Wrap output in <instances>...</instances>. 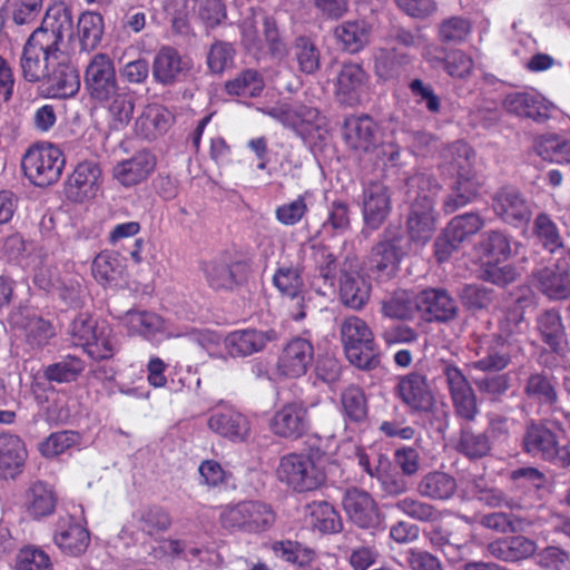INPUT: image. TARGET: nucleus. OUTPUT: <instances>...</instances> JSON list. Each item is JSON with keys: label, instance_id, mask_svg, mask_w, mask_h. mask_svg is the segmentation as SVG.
Here are the masks:
<instances>
[{"label": "nucleus", "instance_id": "obj_26", "mask_svg": "<svg viewBox=\"0 0 570 570\" xmlns=\"http://www.w3.org/2000/svg\"><path fill=\"white\" fill-rule=\"evenodd\" d=\"M546 425L531 424L523 436V448L533 458L554 463L560 451L559 434Z\"/></svg>", "mask_w": 570, "mask_h": 570}, {"label": "nucleus", "instance_id": "obj_37", "mask_svg": "<svg viewBox=\"0 0 570 570\" xmlns=\"http://www.w3.org/2000/svg\"><path fill=\"white\" fill-rule=\"evenodd\" d=\"M57 505V497L50 485L36 481L24 494V508L29 517L39 520L51 515Z\"/></svg>", "mask_w": 570, "mask_h": 570}, {"label": "nucleus", "instance_id": "obj_5", "mask_svg": "<svg viewBox=\"0 0 570 570\" xmlns=\"http://www.w3.org/2000/svg\"><path fill=\"white\" fill-rule=\"evenodd\" d=\"M341 337L345 354L351 364L370 370L379 364L373 351V333L357 316L345 318L341 324Z\"/></svg>", "mask_w": 570, "mask_h": 570}, {"label": "nucleus", "instance_id": "obj_28", "mask_svg": "<svg viewBox=\"0 0 570 570\" xmlns=\"http://www.w3.org/2000/svg\"><path fill=\"white\" fill-rule=\"evenodd\" d=\"M45 81L49 94L55 98L73 97L80 89L77 68L69 63L61 53Z\"/></svg>", "mask_w": 570, "mask_h": 570}, {"label": "nucleus", "instance_id": "obj_46", "mask_svg": "<svg viewBox=\"0 0 570 570\" xmlns=\"http://www.w3.org/2000/svg\"><path fill=\"white\" fill-rule=\"evenodd\" d=\"M371 294L370 283L358 274H343L340 285V296L344 305L353 308H362Z\"/></svg>", "mask_w": 570, "mask_h": 570}, {"label": "nucleus", "instance_id": "obj_33", "mask_svg": "<svg viewBox=\"0 0 570 570\" xmlns=\"http://www.w3.org/2000/svg\"><path fill=\"white\" fill-rule=\"evenodd\" d=\"M535 327L551 351L563 354L568 350V340L561 315L551 308L540 313L537 317Z\"/></svg>", "mask_w": 570, "mask_h": 570}, {"label": "nucleus", "instance_id": "obj_57", "mask_svg": "<svg viewBox=\"0 0 570 570\" xmlns=\"http://www.w3.org/2000/svg\"><path fill=\"white\" fill-rule=\"evenodd\" d=\"M533 234L543 248L550 253L563 247V240L557 224L546 213L537 215L533 223Z\"/></svg>", "mask_w": 570, "mask_h": 570}, {"label": "nucleus", "instance_id": "obj_51", "mask_svg": "<svg viewBox=\"0 0 570 570\" xmlns=\"http://www.w3.org/2000/svg\"><path fill=\"white\" fill-rule=\"evenodd\" d=\"M394 507L405 517L422 523H434L442 518V513L433 504L414 497H404Z\"/></svg>", "mask_w": 570, "mask_h": 570}, {"label": "nucleus", "instance_id": "obj_43", "mask_svg": "<svg viewBox=\"0 0 570 570\" xmlns=\"http://www.w3.org/2000/svg\"><path fill=\"white\" fill-rule=\"evenodd\" d=\"M105 30L104 18L95 11H86L80 14L77 23V37L81 51L95 50L102 39Z\"/></svg>", "mask_w": 570, "mask_h": 570}, {"label": "nucleus", "instance_id": "obj_41", "mask_svg": "<svg viewBox=\"0 0 570 570\" xmlns=\"http://www.w3.org/2000/svg\"><path fill=\"white\" fill-rule=\"evenodd\" d=\"M121 324L129 335H139L146 340L154 338L164 330L163 318L151 312L128 311L121 317Z\"/></svg>", "mask_w": 570, "mask_h": 570}, {"label": "nucleus", "instance_id": "obj_58", "mask_svg": "<svg viewBox=\"0 0 570 570\" xmlns=\"http://www.w3.org/2000/svg\"><path fill=\"white\" fill-rule=\"evenodd\" d=\"M484 226L483 218L476 213H465L453 217L445 230L454 242L461 244L470 236L475 235Z\"/></svg>", "mask_w": 570, "mask_h": 570}, {"label": "nucleus", "instance_id": "obj_10", "mask_svg": "<svg viewBox=\"0 0 570 570\" xmlns=\"http://www.w3.org/2000/svg\"><path fill=\"white\" fill-rule=\"evenodd\" d=\"M455 413L469 422L479 414L476 395L462 370L452 362L444 361L441 368Z\"/></svg>", "mask_w": 570, "mask_h": 570}, {"label": "nucleus", "instance_id": "obj_54", "mask_svg": "<svg viewBox=\"0 0 570 570\" xmlns=\"http://www.w3.org/2000/svg\"><path fill=\"white\" fill-rule=\"evenodd\" d=\"M264 80L258 71L246 69L239 72L234 79L226 82L225 88L229 95L256 97L264 89Z\"/></svg>", "mask_w": 570, "mask_h": 570}, {"label": "nucleus", "instance_id": "obj_14", "mask_svg": "<svg viewBox=\"0 0 570 570\" xmlns=\"http://www.w3.org/2000/svg\"><path fill=\"white\" fill-rule=\"evenodd\" d=\"M193 68L191 60L171 46H163L155 53L151 75L161 86H175L185 81Z\"/></svg>", "mask_w": 570, "mask_h": 570}, {"label": "nucleus", "instance_id": "obj_18", "mask_svg": "<svg viewBox=\"0 0 570 570\" xmlns=\"http://www.w3.org/2000/svg\"><path fill=\"white\" fill-rule=\"evenodd\" d=\"M101 185V169L91 160L79 163L66 183L67 197L83 203L98 195Z\"/></svg>", "mask_w": 570, "mask_h": 570}, {"label": "nucleus", "instance_id": "obj_12", "mask_svg": "<svg viewBox=\"0 0 570 570\" xmlns=\"http://www.w3.org/2000/svg\"><path fill=\"white\" fill-rule=\"evenodd\" d=\"M314 362V346L307 338L296 336L287 341L277 357L276 372L285 379L304 376Z\"/></svg>", "mask_w": 570, "mask_h": 570}, {"label": "nucleus", "instance_id": "obj_24", "mask_svg": "<svg viewBox=\"0 0 570 570\" xmlns=\"http://www.w3.org/2000/svg\"><path fill=\"white\" fill-rule=\"evenodd\" d=\"M396 392L402 402L414 411H429L434 402L426 376L419 372L401 376Z\"/></svg>", "mask_w": 570, "mask_h": 570}, {"label": "nucleus", "instance_id": "obj_16", "mask_svg": "<svg viewBox=\"0 0 570 570\" xmlns=\"http://www.w3.org/2000/svg\"><path fill=\"white\" fill-rule=\"evenodd\" d=\"M52 540L63 554L79 557L87 551L90 534L78 519L66 513L59 515L55 523Z\"/></svg>", "mask_w": 570, "mask_h": 570}, {"label": "nucleus", "instance_id": "obj_9", "mask_svg": "<svg viewBox=\"0 0 570 570\" xmlns=\"http://www.w3.org/2000/svg\"><path fill=\"white\" fill-rule=\"evenodd\" d=\"M455 413L469 422L479 414L476 395L462 370L452 362L444 361L441 368Z\"/></svg>", "mask_w": 570, "mask_h": 570}, {"label": "nucleus", "instance_id": "obj_44", "mask_svg": "<svg viewBox=\"0 0 570 570\" xmlns=\"http://www.w3.org/2000/svg\"><path fill=\"white\" fill-rule=\"evenodd\" d=\"M535 154L543 160L557 164H570V140L558 134H543L534 140Z\"/></svg>", "mask_w": 570, "mask_h": 570}, {"label": "nucleus", "instance_id": "obj_22", "mask_svg": "<svg viewBox=\"0 0 570 570\" xmlns=\"http://www.w3.org/2000/svg\"><path fill=\"white\" fill-rule=\"evenodd\" d=\"M71 29V10L65 2L59 1L47 9L41 26L31 35L41 33L46 45L59 51L60 42L70 35Z\"/></svg>", "mask_w": 570, "mask_h": 570}, {"label": "nucleus", "instance_id": "obj_56", "mask_svg": "<svg viewBox=\"0 0 570 570\" xmlns=\"http://www.w3.org/2000/svg\"><path fill=\"white\" fill-rule=\"evenodd\" d=\"M43 0H6L2 4L16 26L33 23L42 11Z\"/></svg>", "mask_w": 570, "mask_h": 570}, {"label": "nucleus", "instance_id": "obj_62", "mask_svg": "<svg viewBox=\"0 0 570 570\" xmlns=\"http://www.w3.org/2000/svg\"><path fill=\"white\" fill-rule=\"evenodd\" d=\"M135 518L140 530L150 535L166 531L171 524L170 515L160 507L144 508Z\"/></svg>", "mask_w": 570, "mask_h": 570}, {"label": "nucleus", "instance_id": "obj_38", "mask_svg": "<svg viewBox=\"0 0 570 570\" xmlns=\"http://www.w3.org/2000/svg\"><path fill=\"white\" fill-rule=\"evenodd\" d=\"M401 256L395 240L380 242L372 248L368 268L377 278H390L396 273Z\"/></svg>", "mask_w": 570, "mask_h": 570}, {"label": "nucleus", "instance_id": "obj_39", "mask_svg": "<svg viewBox=\"0 0 570 570\" xmlns=\"http://www.w3.org/2000/svg\"><path fill=\"white\" fill-rule=\"evenodd\" d=\"M384 316L394 320H412L419 313V294L399 288L381 302Z\"/></svg>", "mask_w": 570, "mask_h": 570}, {"label": "nucleus", "instance_id": "obj_61", "mask_svg": "<svg viewBox=\"0 0 570 570\" xmlns=\"http://www.w3.org/2000/svg\"><path fill=\"white\" fill-rule=\"evenodd\" d=\"M294 56L302 72L312 75L320 69L321 53L311 39L297 38L294 43Z\"/></svg>", "mask_w": 570, "mask_h": 570}, {"label": "nucleus", "instance_id": "obj_17", "mask_svg": "<svg viewBox=\"0 0 570 570\" xmlns=\"http://www.w3.org/2000/svg\"><path fill=\"white\" fill-rule=\"evenodd\" d=\"M492 208L502 222L514 227L528 224L532 216L531 203L512 187H503L494 194Z\"/></svg>", "mask_w": 570, "mask_h": 570}, {"label": "nucleus", "instance_id": "obj_42", "mask_svg": "<svg viewBox=\"0 0 570 570\" xmlns=\"http://www.w3.org/2000/svg\"><path fill=\"white\" fill-rule=\"evenodd\" d=\"M334 33L344 50L356 53L370 42L372 27L364 20L345 21L335 28Z\"/></svg>", "mask_w": 570, "mask_h": 570}, {"label": "nucleus", "instance_id": "obj_52", "mask_svg": "<svg viewBox=\"0 0 570 570\" xmlns=\"http://www.w3.org/2000/svg\"><path fill=\"white\" fill-rule=\"evenodd\" d=\"M245 522L247 533L268 530L275 522L272 507L262 501H245Z\"/></svg>", "mask_w": 570, "mask_h": 570}, {"label": "nucleus", "instance_id": "obj_27", "mask_svg": "<svg viewBox=\"0 0 570 570\" xmlns=\"http://www.w3.org/2000/svg\"><path fill=\"white\" fill-rule=\"evenodd\" d=\"M419 314L428 322H449L458 314L455 301L444 291L428 288L419 293Z\"/></svg>", "mask_w": 570, "mask_h": 570}, {"label": "nucleus", "instance_id": "obj_64", "mask_svg": "<svg viewBox=\"0 0 570 570\" xmlns=\"http://www.w3.org/2000/svg\"><path fill=\"white\" fill-rule=\"evenodd\" d=\"M273 284L283 295L296 297L303 287L299 268L292 265L278 267L273 276Z\"/></svg>", "mask_w": 570, "mask_h": 570}, {"label": "nucleus", "instance_id": "obj_63", "mask_svg": "<svg viewBox=\"0 0 570 570\" xmlns=\"http://www.w3.org/2000/svg\"><path fill=\"white\" fill-rule=\"evenodd\" d=\"M108 105L109 125L114 130L125 128L134 114V100L128 94H116Z\"/></svg>", "mask_w": 570, "mask_h": 570}, {"label": "nucleus", "instance_id": "obj_20", "mask_svg": "<svg viewBox=\"0 0 570 570\" xmlns=\"http://www.w3.org/2000/svg\"><path fill=\"white\" fill-rule=\"evenodd\" d=\"M277 337L275 330H237L224 338V346L229 356L245 357L263 351L268 343L276 341Z\"/></svg>", "mask_w": 570, "mask_h": 570}, {"label": "nucleus", "instance_id": "obj_48", "mask_svg": "<svg viewBox=\"0 0 570 570\" xmlns=\"http://www.w3.org/2000/svg\"><path fill=\"white\" fill-rule=\"evenodd\" d=\"M239 263L233 265L220 261H210L204 265V273L208 285L214 289H230L240 281Z\"/></svg>", "mask_w": 570, "mask_h": 570}, {"label": "nucleus", "instance_id": "obj_30", "mask_svg": "<svg viewBox=\"0 0 570 570\" xmlns=\"http://www.w3.org/2000/svg\"><path fill=\"white\" fill-rule=\"evenodd\" d=\"M155 167L156 157L147 150H141L131 158L118 163L114 168V176L121 185L130 187L146 180Z\"/></svg>", "mask_w": 570, "mask_h": 570}, {"label": "nucleus", "instance_id": "obj_19", "mask_svg": "<svg viewBox=\"0 0 570 570\" xmlns=\"http://www.w3.org/2000/svg\"><path fill=\"white\" fill-rule=\"evenodd\" d=\"M210 431L232 442H244L250 435V422L234 407L215 410L207 420Z\"/></svg>", "mask_w": 570, "mask_h": 570}, {"label": "nucleus", "instance_id": "obj_53", "mask_svg": "<svg viewBox=\"0 0 570 570\" xmlns=\"http://www.w3.org/2000/svg\"><path fill=\"white\" fill-rule=\"evenodd\" d=\"M481 185L479 178H458L452 193L443 203L444 212L451 214L471 203L478 196Z\"/></svg>", "mask_w": 570, "mask_h": 570}, {"label": "nucleus", "instance_id": "obj_32", "mask_svg": "<svg viewBox=\"0 0 570 570\" xmlns=\"http://www.w3.org/2000/svg\"><path fill=\"white\" fill-rule=\"evenodd\" d=\"M474 151L464 141L458 140L446 147L442 153L444 171L459 179L478 178L473 173Z\"/></svg>", "mask_w": 570, "mask_h": 570}, {"label": "nucleus", "instance_id": "obj_6", "mask_svg": "<svg viewBox=\"0 0 570 570\" xmlns=\"http://www.w3.org/2000/svg\"><path fill=\"white\" fill-rule=\"evenodd\" d=\"M503 107L509 114L520 118H529L538 124L546 122L549 119H559L567 130L570 128V117L538 92L515 91L508 94L503 100Z\"/></svg>", "mask_w": 570, "mask_h": 570}, {"label": "nucleus", "instance_id": "obj_50", "mask_svg": "<svg viewBox=\"0 0 570 570\" xmlns=\"http://www.w3.org/2000/svg\"><path fill=\"white\" fill-rule=\"evenodd\" d=\"M88 342L85 352L97 361L110 358L118 351V340L111 327L106 323H100L94 333V337Z\"/></svg>", "mask_w": 570, "mask_h": 570}, {"label": "nucleus", "instance_id": "obj_23", "mask_svg": "<svg viewBox=\"0 0 570 570\" xmlns=\"http://www.w3.org/2000/svg\"><path fill=\"white\" fill-rule=\"evenodd\" d=\"M350 520L362 529H373L379 525L380 513L374 499L365 491L348 489L342 501Z\"/></svg>", "mask_w": 570, "mask_h": 570}, {"label": "nucleus", "instance_id": "obj_15", "mask_svg": "<svg viewBox=\"0 0 570 570\" xmlns=\"http://www.w3.org/2000/svg\"><path fill=\"white\" fill-rule=\"evenodd\" d=\"M533 286L550 299L570 297V263L562 257L533 272Z\"/></svg>", "mask_w": 570, "mask_h": 570}, {"label": "nucleus", "instance_id": "obj_11", "mask_svg": "<svg viewBox=\"0 0 570 570\" xmlns=\"http://www.w3.org/2000/svg\"><path fill=\"white\" fill-rule=\"evenodd\" d=\"M83 81L91 98L109 100L118 89L112 59L107 53H95L85 69Z\"/></svg>", "mask_w": 570, "mask_h": 570}, {"label": "nucleus", "instance_id": "obj_36", "mask_svg": "<svg viewBox=\"0 0 570 570\" xmlns=\"http://www.w3.org/2000/svg\"><path fill=\"white\" fill-rule=\"evenodd\" d=\"M489 553L502 561L517 562L533 556L537 543L523 535L499 539L488 546Z\"/></svg>", "mask_w": 570, "mask_h": 570}, {"label": "nucleus", "instance_id": "obj_29", "mask_svg": "<svg viewBox=\"0 0 570 570\" xmlns=\"http://www.w3.org/2000/svg\"><path fill=\"white\" fill-rule=\"evenodd\" d=\"M366 82V72L360 65L344 63L336 78L335 95L341 102L353 106L360 102Z\"/></svg>", "mask_w": 570, "mask_h": 570}, {"label": "nucleus", "instance_id": "obj_60", "mask_svg": "<svg viewBox=\"0 0 570 570\" xmlns=\"http://www.w3.org/2000/svg\"><path fill=\"white\" fill-rule=\"evenodd\" d=\"M524 393L540 404L552 405L558 399L551 379L542 373H534L528 377Z\"/></svg>", "mask_w": 570, "mask_h": 570}, {"label": "nucleus", "instance_id": "obj_21", "mask_svg": "<svg viewBox=\"0 0 570 570\" xmlns=\"http://www.w3.org/2000/svg\"><path fill=\"white\" fill-rule=\"evenodd\" d=\"M391 212L389 188L380 181H371L363 188L362 213L367 228L377 229Z\"/></svg>", "mask_w": 570, "mask_h": 570}, {"label": "nucleus", "instance_id": "obj_1", "mask_svg": "<svg viewBox=\"0 0 570 570\" xmlns=\"http://www.w3.org/2000/svg\"><path fill=\"white\" fill-rule=\"evenodd\" d=\"M409 191L419 188L406 222L409 237L424 246L433 236L436 218L432 195L439 189L438 183L425 174H415L406 180Z\"/></svg>", "mask_w": 570, "mask_h": 570}, {"label": "nucleus", "instance_id": "obj_31", "mask_svg": "<svg viewBox=\"0 0 570 570\" xmlns=\"http://www.w3.org/2000/svg\"><path fill=\"white\" fill-rule=\"evenodd\" d=\"M174 122V115L164 106L149 104L135 121V131L147 140L165 134Z\"/></svg>", "mask_w": 570, "mask_h": 570}, {"label": "nucleus", "instance_id": "obj_25", "mask_svg": "<svg viewBox=\"0 0 570 570\" xmlns=\"http://www.w3.org/2000/svg\"><path fill=\"white\" fill-rule=\"evenodd\" d=\"M376 124L367 116L348 117L343 127V138L347 147L356 154H367L377 146Z\"/></svg>", "mask_w": 570, "mask_h": 570}, {"label": "nucleus", "instance_id": "obj_40", "mask_svg": "<svg viewBox=\"0 0 570 570\" xmlns=\"http://www.w3.org/2000/svg\"><path fill=\"white\" fill-rule=\"evenodd\" d=\"M305 517L309 525L321 533H336L343 528L338 512L326 501H313L306 504Z\"/></svg>", "mask_w": 570, "mask_h": 570}, {"label": "nucleus", "instance_id": "obj_55", "mask_svg": "<svg viewBox=\"0 0 570 570\" xmlns=\"http://www.w3.org/2000/svg\"><path fill=\"white\" fill-rule=\"evenodd\" d=\"M456 450L471 460L487 456L491 451L489 436L485 433L462 429Z\"/></svg>", "mask_w": 570, "mask_h": 570}, {"label": "nucleus", "instance_id": "obj_2", "mask_svg": "<svg viewBox=\"0 0 570 570\" xmlns=\"http://www.w3.org/2000/svg\"><path fill=\"white\" fill-rule=\"evenodd\" d=\"M266 114L291 128L312 148L321 146L328 138L327 120L314 107L283 104L268 108Z\"/></svg>", "mask_w": 570, "mask_h": 570}, {"label": "nucleus", "instance_id": "obj_13", "mask_svg": "<svg viewBox=\"0 0 570 570\" xmlns=\"http://www.w3.org/2000/svg\"><path fill=\"white\" fill-rule=\"evenodd\" d=\"M268 428L277 438L298 440L311 428L308 410L303 402H287L275 411L269 420Z\"/></svg>", "mask_w": 570, "mask_h": 570}, {"label": "nucleus", "instance_id": "obj_34", "mask_svg": "<svg viewBox=\"0 0 570 570\" xmlns=\"http://www.w3.org/2000/svg\"><path fill=\"white\" fill-rule=\"evenodd\" d=\"M28 452L24 442L13 434H0V475L14 478L24 465Z\"/></svg>", "mask_w": 570, "mask_h": 570}, {"label": "nucleus", "instance_id": "obj_35", "mask_svg": "<svg viewBox=\"0 0 570 570\" xmlns=\"http://www.w3.org/2000/svg\"><path fill=\"white\" fill-rule=\"evenodd\" d=\"M458 490V483L453 475L443 471H430L419 481L416 491L422 498L433 501L450 500Z\"/></svg>", "mask_w": 570, "mask_h": 570}, {"label": "nucleus", "instance_id": "obj_4", "mask_svg": "<svg viewBox=\"0 0 570 570\" xmlns=\"http://www.w3.org/2000/svg\"><path fill=\"white\" fill-rule=\"evenodd\" d=\"M66 165L62 150L50 142L31 146L22 158V169L36 186H50L59 180Z\"/></svg>", "mask_w": 570, "mask_h": 570}, {"label": "nucleus", "instance_id": "obj_8", "mask_svg": "<svg viewBox=\"0 0 570 570\" xmlns=\"http://www.w3.org/2000/svg\"><path fill=\"white\" fill-rule=\"evenodd\" d=\"M42 37L41 33L30 35L22 49L20 69L28 82L46 80L59 58V51L46 45Z\"/></svg>", "mask_w": 570, "mask_h": 570}, {"label": "nucleus", "instance_id": "obj_7", "mask_svg": "<svg viewBox=\"0 0 570 570\" xmlns=\"http://www.w3.org/2000/svg\"><path fill=\"white\" fill-rule=\"evenodd\" d=\"M242 42L248 51L259 52L265 41L271 55L277 59L286 56V46L279 37L275 21L263 13H253L240 24Z\"/></svg>", "mask_w": 570, "mask_h": 570}, {"label": "nucleus", "instance_id": "obj_47", "mask_svg": "<svg viewBox=\"0 0 570 570\" xmlns=\"http://www.w3.org/2000/svg\"><path fill=\"white\" fill-rule=\"evenodd\" d=\"M341 407L345 423L361 424L366 421L368 405L364 391L357 385H350L341 393Z\"/></svg>", "mask_w": 570, "mask_h": 570}, {"label": "nucleus", "instance_id": "obj_59", "mask_svg": "<svg viewBox=\"0 0 570 570\" xmlns=\"http://www.w3.org/2000/svg\"><path fill=\"white\" fill-rule=\"evenodd\" d=\"M273 551L283 560L305 568L315 559V551L296 541H277L273 544Z\"/></svg>", "mask_w": 570, "mask_h": 570}, {"label": "nucleus", "instance_id": "obj_3", "mask_svg": "<svg viewBox=\"0 0 570 570\" xmlns=\"http://www.w3.org/2000/svg\"><path fill=\"white\" fill-rule=\"evenodd\" d=\"M276 476L281 483L297 493L315 491L326 481V473L320 460L304 452H292L281 456Z\"/></svg>", "mask_w": 570, "mask_h": 570}, {"label": "nucleus", "instance_id": "obj_49", "mask_svg": "<svg viewBox=\"0 0 570 570\" xmlns=\"http://www.w3.org/2000/svg\"><path fill=\"white\" fill-rule=\"evenodd\" d=\"M86 368V363L78 356L66 355L58 362L49 364L43 368V376L49 382L71 383L75 382Z\"/></svg>", "mask_w": 570, "mask_h": 570}, {"label": "nucleus", "instance_id": "obj_45", "mask_svg": "<svg viewBox=\"0 0 570 570\" xmlns=\"http://www.w3.org/2000/svg\"><path fill=\"white\" fill-rule=\"evenodd\" d=\"M479 248L487 264H500L510 258L511 239L500 230H489L482 234Z\"/></svg>", "mask_w": 570, "mask_h": 570}]
</instances>
